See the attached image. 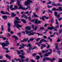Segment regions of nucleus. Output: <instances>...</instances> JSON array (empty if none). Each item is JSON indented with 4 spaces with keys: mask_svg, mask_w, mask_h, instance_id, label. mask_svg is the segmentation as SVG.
<instances>
[{
    "mask_svg": "<svg viewBox=\"0 0 62 62\" xmlns=\"http://www.w3.org/2000/svg\"><path fill=\"white\" fill-rule=\"evenodd\" d=\"M16 20H15V21L14 22V23L15 24V25L13 26V27L14 28L15 27V26H16L18 29L19 30H20V28L19 27H22V25H20L18 24V23H21V22L19 21H19V18L17 17H16Z\"/></svg>",
    "mask_w": 62,
    "mask_h": 62,
    "instance_id": "obj_1",
    "label": "nucleus"
},
{
    "mask_svg": "<svg viewBox=\"0 0 62 62\" xmlns=\"http://www.w3.org/2000/svg\"><path fill=\"white\" fill-rule=\"evenodd\" d=\"M33 1L31 0H27L26 2H25V6H27V7L29 9H30V6H28V5H30L31 4V3Z\"/></svg>",
    "mask_w": 62,
    "mask_h": 62,
    "instance_id": "obj_2",
    "label": "nucleus"
},
{
    "mask_svg": "<svg viewBox=\"0 0 62 62\" xmlns=\"http://www.w3.org/2000/svg\"><path fill=\"white\" fill-rule=\"evenodd\" d=\"M49 50L51 51L50 52H48L45 54H44V56H48L50 54H51L52 53V49L49 48Z\"/></svg>",
    "mask_w": 62,
    "mask_h": 62,
    "instance_id": "obj_3",
    "label": "nucleus"
},
{
    "mask_svg": "<svg viewBox=\"0 0 62 62\" xmlns=\"http://www.w3.org/2000/svg\"><path fill=\"white\" fill-rule=\"evenodd\" d=\"M20 52L23 53L21 54L22 55H19V57H21V58H24V56L23 55L24 54H25V53H24L23 52V50H22L20 51Z\"/></svg>",
    "mask_w": 62,
    "mask_h": 62,
    "instance_id": "obj_4",
    "label": "nucleus"
},
{
    "mask_svg": "<svg viewBox=\"0 0 62 62\" xmlns=\"http://www.w3.org/2000/svg\"><path fill=\"white\" fill-rule=\"evenodd\" d=\"M45 60H46L48 61L49 60H50V61H51L52 62H53V60H52V59L50 58H49L48 57L44 58L43 59V61L44 62L45 61Z\"/></svg>",
    "mask_w": 62,
    "mask_h": 62,
    "instance_id": "obj_5",
    "label": "nucleus"
},
{
    "mask_svg": "<svg viewBox=\"0 0 62 62\" xmlns=\"http://www.w3.org/2000/svg\"><path fill=\"white\" fill-rule=\"evenodd\" d=\"M48 42V41L47 40H46L45 39H42L39 42V43L41 44L42 42Z\"/></svg>",
    "mask_w": 62,
    "mask_h": 62,
    "instance_id": "obj_6",
    "label": "nucleus"
},
{
    "mask_svg": "<svg viewBox=\"0 0 62 62\" xmlns=\"http://www.w3.org/2000/svg\"><path fill=\"white\" fill-rule=\"evenodd\" d=\"M21 1V0H16V1L17 2V4L19 7V8L20 7L22 8V6L21 5V4L19 2Z\"/></svg>",
    "mask_w": 62,
    "mask_h": 62,
    "instance_id": "obj_7",
    "label": "nucleus"
},
{
    "mask_svg": "<svg viewBox=\"0 0 62 62\" xmlns=\"http://www.w3.org/2000/svg\"><path fill=\"white\" fill-rule=\"evenodd\" d=\"M54 10H55V11L56 10V8H54L53 9L51 10H50V9H48V11L49 13H53V12L52 11H53Z\"/></svg>",
    "mask_w": 62,
    "mask_h": 62,
    "instance_id": "obj_8",
    "label": "nucleus"
},
{
    "mask_svg": "<svg viewBox=\"0 0 62 62\" xmlns=\"http://www.w3.org/2000/svg\"><path fill=\"white\" fill-rule=\"evenodd\" d=\"M38 19H36L35 20V21L34 22V23L35 24H38V23H40L41 22L40 21H38Z\"/></svg>",
    "mask_w": 62,
    "mask_h": 62,
    "instance_id": "obj_9",
    "label": "nucleus"
},
{
    "mask_svg": "<svg viewBox=\"0 0 62 62\" xmlns=\"http://www.w3.org/2000/svg\"><path fill=\"white\" fill-rule=\"evenodd\" d=\"M19 9H22L23 10H26L28 9V8H26L25 9V8H23V7L22 6V8L20 7L19 8Z\"/></svg>",
    "mask_w": 62,
    "mask_h": 62,
    "instance_id": "obj_10",
    "label": "nucleus"
},
{
    "mask_svg": "<svg viewBox=\"0 0 62 62\" xmlns=\"http://www.w3.org/2000/svg\"><path fill=\"white\" fill-rule=\"evenodd\" d=\"M51 27H48L47 28L48 29L50 30H53V28H54V27L53 26H52V25L51 24Z\"/></svg>",
    "mask_w": 62,
    "mask_h": 62,
    "instance_id": "obj_11",
    "label": "nucleus"
},
{
    "mask_svg": "<svg viewBox=\"0 0 62 62\" xmlns=\"http://www.w3.org/2000/svg\"><path fill=\"white\" fill-rule=\"evenodd\" d=\"M6 43H4V45L5 46H7V45H8L9 44V43L8 42V41H6Z\"/></svg>",
    "mask_w": 62,
    "mask_h": 62,
    "instance_id": "obj_12",
    "label": "nucleus"
},
{
    "mask_svg": "<svg viewBox=\"0 0 62 62\" xmlns=\"http://www.w3.org/2000/svg\"><path fill=\"white\" fill-rule=\"evenodd\" d=\"M32 32H33V30L31 31H27V30H26L25 31V32L26 33V34H29V33H31Z\"/></svg>",
    "mask_w": 62,
    "mask_h": 62,
    "instance_id": "obj_13",
    "label": "nucleus"
},
{
    "mask_svg": "<svg viewBox=\"0 0 62 62\" xmlns=\"http://www.w3.org/2000/svg\"><path fill=\"white\" fill-rule=\"evenodd\" d=\"M28 40V38H27V39H24L22 40L21 42H24V41H27Z\"/></svg>",
    "mask_w": 62,
    "mask_h": 62,
    "instance_id": "obj_14",
    "label": "nucleus"
},
{
    "mask_svg": "<svg viewBox=\"0 0 62 62\" xmlns=\"http://www.w3.org/2000/svg\"><path fill=\"white\" fill-rule=\"evenodd\" d=\"M13 5H11L9 7L10 8L11 10H13L14 9V8H13L12 7H13Z\"/></svg>",
    "mask_w": 62,
    "mask_h": 62,
    "instance_id": "obj_15",
    "label": "nucleus"
},
{
    "mask_svg": "<svg viewBox=\"0 0 62 62\" xmlns=\"http://www.w3.org/2000/svg\"><path fill=\"white\" fill-rule=\"evenodd\" d=\"M2 18H3V19H4V20H6L7 19L8 17H7V16L4 15L3 16Z\"/></svg>",
    "mask_w": 62,
    "mask_h": 62,
    "instance_id": "obj_16",
    "label": "nucleus"
},
{
    "mask_svg": "<svg viewBox=\"0 0 62 62\" xmlns=\"http://www.w3.org/2000/svg\"><path fill=\"white\" fill-rule=\"evenodd\" d=\"M11 14H12L11 15V17H15V16H16V14H14L13 13H11Z\"/></svg>",
    "mask_w": 62,
    "mask_h": 62,
    "instance_id": "obj_17",
    "label": "nucleus"
},
{
    "mask_svg": "<svg viewBox=\"0 0 62 62\" xmlns=\"http://www.w3.org/2000/svg\"><path fill=\"white\" fill-rule=\"evenodd\" d=\"M21 21H22L23 22V23H26V21H25V20H24V19H22L21 20Z\"/></svg>",
    "mask_w": 62,
    "mask_h": 62,
    "instance_id": "obj_18",
    "label": "nucleus"
},
{
    "mask_svg": "<svg viewBox=\"0 0 62 62\" xmlns=\"http://www.w3.org/2000/svg\"><path fill=\"white\" fill-rule=\"evenodd\" d=\"M62 32V29H60L58 33L59 34H61Z\"/></svg>",
    "mask_w": 62,
    "mask_h": 62,
    "instance_id": "obj_19",
    "label": "nucleus"
},
{
    "mask_svg": "<svg viewBox=\"0 0 62 62\" xmlns=\"http://www.w3.org/2000/svg\"><path fill=\"white\" fill-rule=\"evenodd\" d=\"M44 47H46V45L43 44L42 45V46H41V49H43Z\"/></svg>",
    "mask_w": 62,
    "mask_h": 62,
    "instance_id": "obj_20",
    "label": "nucleus"
},
{
    "mask_svg": "<svg viewBox=\"0 0 62 62\" xmlns=\"http://www.w3.org/2000/svg\"><path fill=\"white\" fill-rule=\"evenodd\" d=\"M26 29L28 30H29L31 29V27H26Z\"/></svg>",
    "mask_w": 62,
    "mask_h": 62,
    "instance_id": "obj_21",
    "label": "nucleus"
},
{
    "mask_svg": "<svg viewBox=\"0 0 62 62\" xmlns=\"http://www.w3.org/2000/svg\"><path fill=\"white\" fill-rule=\"evenodd\" d=\"M14 8H14L13 9V10H15V9H17V8H18V9H19V8H18L16 6H15V5H14Z\"/></svg>",
    "mask_w": 62,
    "mask_h": 62,
    "instance_id": "obj_22",
    "label": "nucleus"
},
{
    "mask_svg": "<svg viewBox=\"0 0 62 62\" xmlns=\"http://www.w3.org/2000/svg\"><path fill=\"white\" fill-rule=\"evenodd\" d=\"M13 37L14 38H15V39H16V40H18V38L17 37L15 36H13Z\"/></svg>",
    "mask_w": 62,
    "mask_h": 62,
    "instance_id": "obj_23",
    "label": "nucleus"
},
{
    "mask_svg": "<svg viewBox=\"0 0 62 62\" xmlns=\"http://www.w3.org/2000/svg\"><path fill=\"white\" fill-rule=\"evenodd\" d=\"M5 56L7 57V58H8L9 59H10V57L7 54H6L5 55Z\"/></svg>",
    "mask_w": 62,
    "mask_h": 62,
    "instance_id": "obj_24",
    "label": "nucleus"
},
{
    "mask_svg": "<svg viewBox=\"0 0 62 62\" xmlns=\"http://www.w3.org/2000/svg\"><path fill=\"white\" fill-rule=\"evenodd\" d=\"M5 46H5V45H4L2 47V48L4 49H5V50H8V49L7 48H6L5 47Z\"/></svg>",
    "mask_w": 62,
    "mask_h": 62,
    "instance_id": "obj_25",
    "label": "nucleus"
},
{
    "mask_svg": "<svg viewBox=\"0 0 62 62\" xmlns=\"http://www.w3.org/2000/svg\"><path fill=\"white\" fill-rule=\"evenodd\" d=\"M54 18H51V22L52 23H54Z\"/></svg>",
    "mask_w": 62,
    "mask_h": 62,
    "instance_id": "obj_26",
    "label": "nucleus"
},
{
    "mask_svg": "<svg viewBox=\"0 0 62 62\" xmlns=\"http://www.w3.org/2000/svg\"><path fill=\"white\" fill-rule=\"evenodd\" d=\"M34 35V33L33 32L32 33H30L29 34H28V36H31V35Z\"/></svg>",
    "mask_w": 62,
    "mask_h": 62,
    "instance_id": "obj_27",
    "label": "nucleus"
},
{
    "mask_svg": "<svg viewBox=\"0 0 62 62\" xmlns=\"http://www.w3.org/2000/svg\"><path fill=\"white\" fill-rule=\"evenodd\" d=\"M4 44H5L4 42H3L2 43H1V42H0V44H1V45H2V47L4 45Z\"/></svg>",
    "mask_w": 62,
    "mask_h": 62,
    "instance_id": "obj_28",
    "label": "nucleus"
},
{
    "mask_svg": "<svg viewBox=\"0 0 62 62\" xmlns=\"http://www.w3.org/2000/svg\"><path fill=\"white\" fill-rule=\"evenodd\" d=\"M8 32H10V27L9 26H8Z\"/></svg>",
    "mask_w": 62,
    "mask_h": 62,
    "instance_id": "obj_29",
    "label": "nucleus"
},
{
    "mask_svg": "<svg viewBox=\"0 0 62 62\" xmlns=\"http://www.w3.org/2000/svg\"><path fill=\"white\" fill-rule=\"evenodd\" d=\"M40 58V57H39V56H36V59H39Z\"/></svg>",
    "mask_w": 62,
    "mask_h": 62,
    "instance_id": "obj_30",
    "label": "nucleus"
},
{
    "mask_svg": "<svg viewBox=\"0 0 62 62\" xmlns=\"http://www.w3.org/2000/svg\"><path fill=\"white\" fill-rule=\"evenodd\" d=\"M15 59L16 61H20V62H21V61L20 60V59H17V58H15Z\"/></svg>",
    "mask_w": 62,
    "mask_h": 62,
    "instance_id": "obj_31",
    "label": "nucleus"
},
{
    "mask_svg": "<svg viewBox=\"0 0 62 62\" xmlns=\"http://www.w3.org/2000/svg\"><path fill=\"white\" fill-rule=\"evenodd\" d=\"M6 35L7 36V37H10L11 36V35L9 33H7L6 34Z\"/></svg>",
    "mask_w": 62,
    "mask_h": 62,
    "instance_id": "obj_32",
    "label": "nucleus"
},
{
    "mask_svg": "<svg viewBox=\"0 0 62 62\" xmlns=\"http://www.w3.org/2000/svg\"><path fill=\"white\" fill-rule=\"evenodd\" d=\"M31 50V47H30L29 48V51H27V53H30V51H29Z\"/></svg>",
    "mask_w": 62,
    "mask_h": 62,
    "instance_id": "obj_33",
    "label": "nucleus"
},
{
    "mask_svg": "<svg viewBox=\"0 0 62 62\" xmlns=\"http://www.w3.org/2000/svg\"><path fill=\"white\" fill-rule=\"evenodd\" d=\"M58 8H59V11H62V8H61L60 7H58Z\"/></svg>",
    "mask_w": 62,
    "mask_h": 62,
    "instance_id": "obj_34",
    "label": "nucleus"
},
{
    "mask_svg": "<svg viewBox=\"0 0 62 62\" xmlns=\"http://www.w3.org/2000/svg\"><path fill=\"white\" fill-rule=\"evenodd\" d=\"M34 16L35 17H37V18H38V17H39V16H38L36 14H34Z\"/></svg>",
    "mask_w": 62,
    "mask_h": 62,
    "instance_id": "obj_35",
    "label": "nucleus"
},
{
    "mask_svg": "<svg viewBox=\"0 0 62 62\" xmlns=\"http://www.w3.org/2000/svg\"><path fill=\"white\" fill-rule=\"evenodd\" d=\"M57 13L56 12H55L54 13V15H55V17H56L57 16Z\"/></svg>",
    "mask_w": 62,
    "mask_h": 62,
    "instance_id": "obj_36",
    "label": "nucleus"
},
{
    "mask_svg": "<svg viewBox=\"0 0 62 62\" xmlns=\"http://www.w3.org/2000/svg\"><path fill=\"white\" fill-rule=\"evenodd\" d=\"M16 52H17V54H22V53H20V51H19L18 50H17Z\"/></svg>",
    "mask_w": 62,
    "mask_h": 62,
    "instance_id": "obj_37",
    "label": "nucleus"
},
{
    "mask_svg": "<svg viewBox=\"0 0 62 62\" xmlns=\"http://www.w3.org/2000/svg\"><path fill=\"white\" fill-rule=\"evenodd\" d=\"M16 0H14V1H13V0H12L10 2V4H12V3H13V2H15Z\"/></svg>",
    "mask_w": 62,
    "mask_h": 62,
    "instance_id": "obj_38",
    "label": "nucleus"
},
{
    "mask_svg": "<svg viewBox=\"0 0 62 62\" xmlns=\"http://www.w3.org/2000/svg\"><path fill=\"white\" fill-rule=\"evenodd\" d=\"M40 29H41V30H44V29L45 28H44V27H41L40 28Z\"/></svg>",
    "mask_w": 62,
    "mask_h": 62,
    "instance_id": "obj_39",
    "label": "nucleus"
},
{
    "mask_svg": "<svg viewBox=\"0 0 62 62\" xmlns=\"http://www.w3.org/2000/svg\"><path fill=\"white\" fill-rule=\"evenodd\" d=\"M44 18H45L46 19H48V18H49V17H46L45 16H44Z\"/></svg>",
    "mask_w": 62,
    "mask_h": 62,
    "instance_id": "obj_40",
    "label": "nucleus"
},
{
    "mask_svg": "<svg viewBox=\"0 0 62 62\" xmlns=\"http://www.w3.org/2000/svg\"><path fill=\"white\" fill-rule=\"evenodd\" d=\"M7 10L8 11H9V6L8 5H7Z\"/></svg>",
    "mask_w": 62,
    "mask_h": 62,
    "instance_id": "obj_41",
    "label": "nucleus"
},
{
    "mask_svg": "<svg viewBox=\"0 0 62 62\" xmlns=\"http://www.w3.org/2000/svg\"><path fill=\"white\" fill-rule=\"evenodd\" d=\"M54 29V31H58V30H57V29H56L55 28H54H54H53V29Z\"/></svg>",
    "mask_w": 62,
    "mask_h": 62,
    "instance_id": "obj_42",
    "label": "nucleus"
},
{
    "mask_svg": "<svg viewBox=\"0 0 62 62\" xmlns=\"http://www.w3.org/2000/svg\"><path fill=\"white\" fill-rule=\"evenodd\" d=\"M1 29L2 31H4V27H3V26L2 25L1 26Z\"/></svg>",
    "mask_w": 62,
    "mask_h": 62,
    "instance_id": "obj_43",
    "label": "nucleus"
},
{
    "mask_svg": "<svg viewBox=\"0 0 62 62\" xmlns=\"http://www.w3.org/2000/svg\"><path fill=\"white\" fill-rule=\"evenodd\" d=\"M31 44H29L27 46V47H31Z\"/></svg>",
    "mask_w": 62,
    "mask_h": 62,
    "instance_id": "obj_44",
    "label": "nucleus"
},
{
    "mask_svg": "<svg viewBox=\"0 0 62 62\" xmlns=\"http://www.w3.org/2000/svg\"><path fill=\"white\" fill-rule=\"evenodd\" d=\"M0 13H1V14H5V12H4L3 11H0Z\"/></svg>",
    "mask_w": 62,
    "mask_h": 62,
    "instance_id": "obj_45",
    "label": "nucleus"
},
{
    "mask_svg": "<svg viewBox=\"0 0 62 62\" xmlns=\"http://www.w3.org/2000/svg\"><path fill=\"white\" fill-rule=\"evenodd\" d=\"M52 5H53V6H55L56 7H57V4H56L55 3L52 4Z\"/></svg>",
    "mask_w": 62,
    "mask_h": 62,
    "instance_id": "obj_46",
    "label": "nucleus"
},
{
    "mask_svg": "<svg viewBox=\"0 0 62 62\" xmlns=\"http://www.w3.org/2000/svg\"><path fill=\"white\" fill-rule=\"evenodd\" d=\"M36 34H37V35H38V36H39L40 35L41 36H42V35H43L42 34H39V33H36Z\"/></svg>",
    "mask_w": 62,
    "mask_h": 62,
    "instance_id": "obj_47",
    "label": "nucleus"
},
{
    "mask_svg": "<svg viewBox=\"0 0 62 62\" xmlns=\"http://www.w3.org/2000/svg\"><path fill=\"white\" fill-rule=\"evenodd\" d=\"M39 7H37L36 8V11H37L39 10Z\"/></svg>",
    "mask_w": 62,
    "mask_h": 62,
    "instance_id": "obj_48",
    "label": "nucleus"
},
{
    "mask_svg": "<svg viewBox=\"0 0 62 62\" xmlns=\"http://www.w3.org/2000/svg\"><path fill=\"white\" fill-rule=\"evenodd\" d=\"M22 46H24V47H25L26 46V44L24 45V44H23V43H22Z\"/></svg>",
    "mask_w": 62,
    "mask_h": 62,
    "instance_id": "obj_49",
    "label": "nucleus"
},
{
    "mask_svg": "<svg viewBox=\"0 0 62 62\" xmlns=\"http://www.w3.org/2000/svg\"><path fill=\"white\" fill-rule=\"evenodd\" d=\"M5 14H7L8 15H10L9 13H8V12H6L5 13Z\"/></svg>",
    "mask_w": 62,
    "mask_h": 62,
    "instance_id": "obj_50",
    "label": "nucleus"
},
{
    "mask_svg": "<svg viewBox=\"0 0 62 62\" xmlns=\"http://www.w3.org/2000/svg\"><path fill=\"white\" fill-rule=\"evenodd\" d=\"M40 38H38L36 40V41H39V40H40Z\"/></svg>",
    "mask_w": 62,
    "mask_h": 62,
    "instance_id": "obj_51",
    "label": "nucleus"
},
{
    "mask_svg": "<svg viewBox=\"0 0 62 62\" xmlns=\"http://www.w3.org/2000/svg\"><path fill=\"white\" fill-rule=\"evenodd\" d=\"M30 41H33V40H34V39L33 38H31L30 39Z\"/></svg>",
    "mask_w": 62,
    "mask_h": 62,
    "instance_id": "obj_52",
    "label": "nucleus"
},
{
    "mask_svg": "<svg viewBox=\"0 0 62 62\" xmlns=\"http://www.w3.org/2000/svg\"><path fill=\"white\" fill-rule=\"evenodd\" d=\"M47 6L48 7V8H52V6H50V5H48Z\"/></svg>",
    "mask_w": 62,
    "mask_h": 62,
    "instance_id": "obj_53",
    "label": "nucleus"
},
{
    "mask_svg": "<svg viewBox=\"0 0 62 62\" xmlns=\"http://www.w3.org/2000/svg\"><path fill=\"white\" fill-rule=\"evenodd\" d=\"M55 21L56 22V24H58V22H57V20L56 19H55Z\"/></svg>",
    "mask_w": 62,
    "mask_h": 62,
    "instance_id": "obj_54",
    "label": "nucleus"
},
{
    "mask_svg": "<svg viewBox=\"0 0 62 62\" xmlns=\"http://www.w3.org/2000/svg\"><path fill=\"white\" fill-rule=\"evenodd\" d=\"M51 3H52V2L51 1H49V2L47 3V5H49V4H51Z\"/></svg>",
    "mask_w": 62,
    "mask_h": 62,
    "instance_id": "obj_55",
    "label": "nucleus"
},
{
    "mask_svg": "<svg viewBox=\"0 0 62 62\" xmlns=\"http://www.w3.org/2000/svg\"><path fill=\"white\" fill-rule=\"evenodd\" d=\"M49 25V24H45L44 26L45 27H46V26H48Z\"/></svg>",
    "mask_w": 62,
    "mask_h": 62,
    "instance_id": "obj_56",
    "label": "nucleus"
},
{
    "mask_svg": "<svg viewBox=\"0 0 62 62\" xmlns=\"http://www.w3.org/2000/svg\"><path fill=\"white\" fill-rule=\"evenodd\" d=\"M43 37L44 39H47V37L46 36H43Z\"/></svg>",
    "mask_w": 62,
    "mask_h": 62,
    "instance_id": "obj_57",
    "label": "nucleus"
},
{
    "mask_svg": "<svg viewBox=\"0 0 62 62\" xmlns=\"http://www.w3.org/2000/svg\"><path fill=\"white\" fill-rule=\"evenodd\" d=\"M7 24L8 26H10L11 25L9 23H8Z\"/></svg>",
    "mask_w": 62,
    "mask_h": 62,
    "instance_id": "obj_58",
    "label": "nucleus"
},
{
    "mask_svg": "<svg viewBox=\"0 0 62 62\" xmlns=\"http://www.w3.org/2000/svg\"><path fill=\"white\" fill-rule=\"evenodd\" d=\"M3 56L0 55V59H3Z\"/></svg>",
    "mask_w": 62,
    "mask_h": 62,
    "instance_id": "obj_59",
    "label": "nucleus"
},
{
    "mask_svg": "<svg viewBox=\"0 0 62 62\" xmlns=\"http://www.w3.org/2000/svg\"><path fill=\"white\" fill-rule=\"evenodd\" d=\"M28 18L30 21L31 20V18H30V16H29V17H28Z\"/></svg>",
    "mask_w": 62,
    "mask_h": 62,
    "instance_id": "obj_60",
    "label": "nucleus"
},
{
    "mask_svg": "<svg viewBox=\"0 0 62 62\" xmlns=\"http://www.w3.org/2000/svg\"><path fill=\"white\" fill-rule=\"evenodd\" d=\"M10 49L11 50H14V49H15V48L11 47L10 48Z\"/></svg>",
    "mask_w": 62,
    "mask_h": 62,
    "instance_id": "obj_61",
    "label": "nucleus"
},
{
    "mask_svg": "<svg viewBox=\"0 0 62 62\" xmlns=\"http://www.w3.org/2000/svg\"><path fill=\"white\" fill-rule=\"evenodd\" d=\"M37 26H36L35 27L34 29L35 30H35H36L37 29Z\"/></svg>",
    "mask_w": 62,
    "mask_h": 62,
    "instance_id": "obj_62",
    "label": "nucleus"
},
{
    "mask_svg": "<svg viewBox=\"0 0 62 62\" xmlns=\"http://www.w3.org/2000/svg\"><path fill=\"white\" fill-rule=\"evenodd\" d=\"M24 18H25L26 19H27L28 18V17L27 16H25V17H24Z\"/></svg>",
    "mask_w": 62,
    "mask_h": 62,
    "instance_id": "obj_63",
    "label": "nucleus"
},
{
    "mask_svg": "<svg viewBox=\"0 0 62 62\" xmlns=\"http://www.w3.org/2000/svg\"><path fill=\"white\" fill-rule=\"evenodd\" d=\"M36 54H36V53H34L32 55V56H35Z\"/></svg>",
    "mask_w": 62,
    "mask_h": 62,
    "instance_id": "obj_64",
    "label": "nucleus"
}]
</instances>
